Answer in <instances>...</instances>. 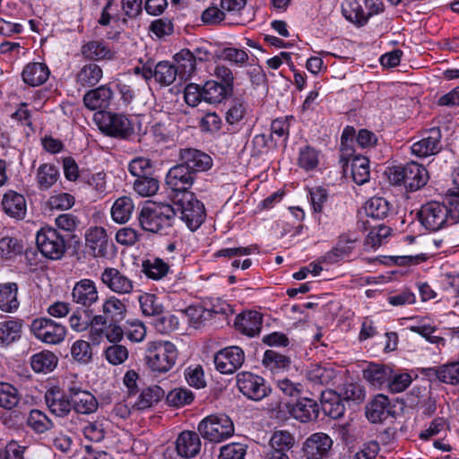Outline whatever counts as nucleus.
Here are the masks:
<instances>
[{"label":"nucleus","mask_w":459,"mask_h":459,"mask_svg":"<svg viewBox=\"0 0 459 459\" xmlns=\"http://www.w3.org/2000/svg\"><path fill=\"white\" fill-rule=\"evenodd\" d=\"M246 454V445L230 443L221 446L218 459H245Z\"/></svg>","instance_id":"64"},{"label":"nucleus","mask_w":459,"mask_h":459,"mask_svg":"<svg viewBox=\"0 0 459 459\" xmlns=\"http://www.w3.org/2000/svg\"><path fill=\"white\" fill-rule=\"evenodd\" d=\"M446 205L438 202H429L422 205L419 212L420 223L429 230H440L445 225H452Z\"/></svg>","instance_id":"10"},{"label":"nucleus","mask_w":459,"mask_h":459,"mask_svg":"<svg viewBox=\"0 0 459 459\" xmlns=\"http://www.w3.org/2000/svg\"><path fill=\"white\" fill-rule=\"evenodd\" d=\"M139 303L142 312L144 316H153V318L163 312V306L158 302L157 298L149 293H143L139 296Z\"/></svg>","instance_id":"57"},{"label":"nucleus","mask_w":459,"mask_h":459,"mask_svg":"<svg viewBox=\"0 0 459 459\" xmlns=\"http://www.w3.org/2000/svg\"><path fill=\"white\" fill-rule=\"evenodd\" d=\"M351 175L354 182L363 185L370 178L369 160L365 156H354L351 160Z\"/></svg>","instance_id":"46"},{"label":"nucleus","mask_w":459,"mask_h":459,"mask_svg":"<svg viewBox=\"0 0 459 459\" xmlns=\"http://www.w3.org/2000/svg\"><path fill=\"white\" fill-rule=\"evenodd\" d=\"M81 54L84 59L95 62L109 61L115 58V51L102 40L85 42L81 47Z\"/></svg>","instance_id":"23"},{"label":"nucleus","mask_w":459,"mask_h":459,"mask_svg":"<svg viewBox=\"0 0 459 459\" xmlns=\"http://www.w3.org/2000/svg\"><path fill=\"white\" fill-rule=\"evenodd\" d=\"M163 396L164 391L162 388L158 385L149 386L141 392L134 402L133 408H135L138 411L149 409L158 403Z\"/></svg>","instance_id":"36"},{"label":"nucleus","mask_w":459,"mask_h":459,"mask_svg":"<svg viewBox=\"0 0 459 459\" xmlns=\"http://www.w3.org/2000/svg\"><path fill=\"white\" fill-rule=\"evenodd\" d=\"M389 180L394 185H403L408 191L414 192L423 187L429 180L425 167L411 161L390 169Z\"/></svg>","instance_id":"3"},{"label":"nucleus","mask_w":459,"mask_h":459,"mask_svg":"<svg viewBox=\"0 0 459 459\" xmlns=\"http://www.w3.org/2000/svg\"><path fill=\"white\" fill-rule=\"evenodd\" d=\"M198 431L204 439L220 443L234 434V425L229 416L212 414L200 421Z\"/></svg>","instance_id":"5"},{"label":"nucleus","mask_w":459,"mask_h":459,"mask_svg":"<svg viewBox=\"0 0 459 459\" xmlns=\"http://www.w3.org/2000/svg\"><path fill=\"white\" fill-rule=\"evenodd\" d=\"M48 65L40 62L29 63L22 71L23 82L32 87L43 84L49 77Z\"/></svg>","instance_id":"31"},{"label":"nucleus","mask_w":459,"mask_h":459,"mask_svg":"<svg viewBox=\"0 0 459 459\" xmlns=\"http://www.w3.org/2000/svg\"><path fill=\"white\" fill-rule=\"evenodd\" d=\"M173 208L176 210V216L178 214L180 220L192 231L196 230L204 221V205L194 193L177 195Z\"/></svg>","instance_id":"2"},{"label":"nucleus","mask_w":459,"mask_h":459,"mask_svg":"<svg viewBox=\"0 0 459 459\" xmlns=\"http://www.w3.org/2000/svg\"><path fill=\"white\" fill-rule=\"evenodd\" d=\"M195 179L194 172L188 170L184 165L178 162L169 169L166 175L165 182L173 192L182 195L190 193L188 189L193 186Z\"/></svg>","instance_id":"12"},{"label":"nucleus","mask_w":459,"mask_h":459,"mask_svg":"<svg viewBox=\"0 0 459 459\" xmlns=\"http://www.w3.org/2000/svg\"><path fill=\"white\" fill-rule=\"evenodd\" d=\"M262 322V315L259 312L246 311L236 316L234 326L241 333L253 337L260 333Z\"/></svg>","instance_id":"24"},{"label":"nucleus","mask_w":459,"mask_h":459,"mask_svg":"<svg viewBox=\"0 0 459 459\" xmlns=\"http://www.w3.org/2000/svg\"><path fill=\"white\" fill-rule=\"evenodd\" d=\"M176 210L165 203H152L143 206L138 215L142 229L145 231L166 234L173 225Z\"/></svg>","instance_id":"1"},{"label":"nucleus","mask_w":459,"mask_h":459,"mask_svg":"<svg viewBox=\"0 0 459 459\" xmlns=\"http://www.w3.org/2000/svg\"><path fill=\"white\" fill-rule=\"evenodd\" d=\"M114 97V92L108 84L100 85L89 90L83 96L84 106L91 111L107 109Z\"/></svg>","instance_id":"20"},{"label":"nucleus","mask_w":459,"mask_h":459,"mask_svg":"<svg viewBox=\"0 0 459 459\" xmlns=\"http://www.w3.org/2000/svg\"><path fill=\"white\" fill-rule=\"evenodd\" d=\"M30 331L38 340L48 344H58L66 335V329L63 325L47 317L34 319Z\"/></svg>","instance_id":"9"},{"label":"nucleus","mask_w":459,"mask_h":459,"mask_svg":"<svg viewBox=\"0 0 459 459\" xmlns=\"http://www.w3.org/2000/svg\"><path fill=\"white\" fill-rule=\"evenodd\" d=\"M17 294L18 286L16 283L0 284V309L8 313L16 311L20 305Z\"/></svg>","instance_id":"35"},{"label":"nucleus","mask_w":459,"mask_h":459,"mask_svg":"<svg viewBox=\"0 0 459 459\" xmlns=\"http://www.w3.org/2000/svg\"><path fill=\"white\" fill-rule=\"evenodd\" d=\"M332 446V438L325 433L317 432L306 439L303 451L307 458L324 459L330 454Z\"/></svg>","instance_id":"18"},{"label":"nucleus","mask_w":459,"mask_h":459,"mask_svg":"<svg viewBox=\"0 0 459 459\" xmlns=\"http://www.w3.org/2000/svg\"><path fill=\"white\" fill-rule=\"evenodd\" d=\"M175 59L178 64L176 67L178 69V74L181 77L187 79L195 72L196 63L193 59V55L189 49H182L176 54Z\"/></svg>","instance_id":"51"},{"label":"nucleus","mask_w":459,"mask_h":459,"mask_svg":"<svg viewBox=\"0 0 459 459\" xmlns=\"http://www.w3.org/2000/svg\"><path fill=\"white\" fill-rule=\"evenodd\" d=\"M364 210L368 217L375 220H383L389 215L391 204L385 198L375 196L366 202Z\"/></svg>","instance_id":"38"},{"label":"nucleus","mask_w":459,"mask_h":459,"mask_svg":"<svg viewBox=\"0 0 459 459\" xmlns=\"http://www.w3.org/2000/svg\"><path fill=\"white\" fill-rule=\"evenodd\" d=\"M86 247L94 257H104L107 255L108 235L102 227H93L85 235Z\"/></svg>","instance_id":"26"},{"label":"nucleus","mask_w":459,"mask_h":459,"mask_svg":"<svg viewBox=\"0 0 459 459\" xmlns=\"http://www.w3.org/2000/svg\"><path fill=\"white\" fill-rule=\"evenodd\" d=\"M178 74V69L169 61H160L154 66L155 82L162 87L172 84Z\"/></svg>","instance_id":"39"},{"label":"nucleus","mask_w":459,"mask_h":459,"mask_svg":"<svg viewBox=\"0 0 459 459\" xmlns=\"http://www.w3.org/2000/svg\"><path fill=\"white\" fill-rule=\"evenodd\" d=\"M264 367L273 373L286 370L290 366V359L273 350H267L262 359Z\"/></svg>","instance_id":"40"},{"label":"nucleus","mask_w":459,"mask_h":459,"mask_svg":"<svg viewBox=\"0 0 459 459\" xmlns=\"http://www.w3.org/2000/svg\"><path fill=\"white\" fill-rule=\"evenodd\" d=\"M102 313L106 314L110 322H121L126 317V304L115 296L106 299L102 304Z\"/></svg>","instance_id":"41"},{"label":"nucleus","mask_w":459,"mask_h":459,"mask_svg":"<svg viewBox=\"0 0 459 459\" xmlns=\"http://www.w3.org/2000/svg\"><path fill=\"white\" fill-rule=\"evenodd\" d=\"M178 160L195 176L198 172L210 169L212 166V159L207 153L194 148H183L179 150Z\"/></svg>","instance_id":"13"},{"label":"nucleus","mask_w":459,"mask_h":459,"mask_svg":"<svg viewBox=\"0 0 459 459\" xmlns=\"http://www.w3.org/2000/svg\"><path fill=\"white\" fill-rule=\"evenodd\" d=\"M442 134L438 127H432L426 132L422 138L411 146V153L426 158L436 155L442 150Z\"/></svg>","instance_id":"14"},{"label":"nucleus","mask_w":459,"mask_h":459,"mask_svg":"<svg viewBox=\"0 0 459 459\" xmlns=\"http://www.w3.org/2000/svg\"><path fill=\"white\" fill-rule=\"evenodd\" d=\"M159 187L158 179L152 175L137 178L134 183V191L141 196H152L158 192Z\"/></svg>","instance_id":"55"},{"label":"nucleus","mask_w":459,"mask_h":459,"mask_svg":"<svg viewBox=\"0 0 459 459\" xmlns=\"http://www.w3.org/2000/svg\"><path fill=\"white\" fill-rule=\"evenodd\" d=\"M152 325L157 332L166 334L177 330L179 323L175 315L162 312L153 318Z\"/></svg>","instance_id":"54"},{"label":"nucleus","mask_w":459,"mask_h":459,"mask_svg":"<svg viewBox=\"0 0 459 459\" xmlns=\"http://www.w3.org/2000/svg\"><path fill=\"white\" fill-rule=\"evenodd\" d=\"M392 377V368L385 365L370 364L363 370V377L373 386L382 387L387 385Z\"/></svg>","instance_id":"34"},{"label":"nucleus","mask_w":459,"mask_h":459,"mask_svg":"<svg viewBox=\"0 0 459 459\" xmlns=\"http://www.w3.org/2000/svg\"><path fill=\"white\" fill-rule=\"evenodd\" d=\"M195 395L192 391L178 387L174 388L167 394V403L170 406L182 407L190 404L194 401Z\"/></svg>","instance_id":"56"},{"label":"nucleus","mask_w":459,"mask_h":459,"mask_svg":"<svg viewBox=\"0 0 459 459\" xmlns=\"http://www.w3.org/2000/svg\"><path fill=\"white\" fill-rule=\"evenodd\" d=\"M143 272L152 280L159 281L169 272V266L160 258L148 259L143 262Z\"/></svg>","instance_id":"49"},{"label":"nucleus","mask_w":459,"mask_h":459,"mask_svg":"<svg viewBox=\"0 0 459 459\" xmlns=\"http://www.w3.org/2000/svg\"><path fill=\"white\" fill-rule=\"evenodd\" d=\"M435 371L437 377L446 384L459 385V361L442 365L436 368H431Z\"/></svg>","instance_id":"53"},{"label":"nucleus","mask_w":459,"mask_h":459,"mask_svg":"<svg viewBox=\"0 0 459 459\" xmlns=\"http://www.w3.org/2000/svg\"><path fill=\"white\" fill-rule=\"evenodd\" d=\"M46 404L52 414L56 417H66L72 411V403L68 392L59 388L48 389L45 394Z\"/></svg>","instance_id":"21"},{"label":"nucleus","mask_w":459,"mask_h":459,"mask_svg":"<svg viewBox=\"0 0 459 459\" xmlns=\"http://www.w3.org/2000/svg\"><path fill=\"white\" fill-rule=\"evenodd\" d=\"M2 208L8 216L22 220L27 212L25 197L14 191H9L3 196Z\"/></svg>","instance_id":"27"},{"label":"nucleus","mask_w":459,"mask_h":459,"mask_svg":"<svg viewBox=\"0 0 459 459\" xmlns=\"http://www.w3.org/2000/svg\"><path fill=\"white\" fill-rule=\"evenodd\" d=\"M72 403V410L80 414H91L99 408L97 398L81 386L72 385L67 388Z\"/></svg>","instance_id":"15"},{"label":"nucleus","mask_w":459,"mask_h":459,"mask_svg":"<svg viewBox=\"0 0 459 459\" xmlns=\"http://www.w3.org/2000/svg\"><path fill=\"white\" fill-rule=\"evenodd\" d=\"M335 371L332 368L321 365H312L307 371V378L314 385H328L335 377Z\"/></svg>","instance_id":"48"},{"label":"nucleus","mask_w":459,"mask_h":459,"mask_svg":"<svg viewBox=\"0 0 459 459\" xmlns=\"http://www.w3.org/2000/svg\"><path fill=\"white\" fill-rule=\"evenodd\" d=\"M71 355L74 360L86 364L91 360V347L88 342L78 340L71 347Z\"/></svg>","instance_id":"59"},{"label":"nucleus","mask_w":459,"mask_h":459,"mask_svg":"<svg viewBox=\"0 0 459 459\" xmlns=\"http://www.w3.org/2000/svg\"><path fill=\"white\" fill-rule=\"evenodd\" d=\"M128 169L137 178L152 175V166L149 159L137 157L130 161Z\"/></svg>","instance_id":"63"},{"label":"nucleus","mask_w":459,"mask_h":459,"mask_svg":"<svg viewBox=\"0 0 459 459\" xmlns=\"http://www.w3.org/2000/svg\"><path fill=\"white\" fill-rule=\"evenodd\" d=\"M103 77L102 68L96 63L83 65L74 76L75 84L82 88L95 87Z\"/></svg>","instance_id":"28"},{"label":"nucleus","mask_w":459,"mask_h":459,"mask_svg":"<svg viewBox=\"0 0 459 459\" xmlns=\"http://www.w3.org/2000/svg\"><path fill=\"white\" fill-rule=\"evenodd\" d=\"M178 350L170 342H152L148 343L145 360L148 368L158 373L169 371L176 363Z\"/></svg>","instance_id":"4"},{"label":"nucleus","mask_w":459,"mask_h":459,"mask_svg":"<svg viewBox=\"0 0 459 459\" xmlns=\"http://www.w3.org/2000/svg\"><path fill=\"white\" fill-rule=\"evenodd\" d=\"M60 173L56 166L50 163L39 165L36 171V183L39 190L45 191L51 188L59 179Z\"/></svg>","instance_id":"32"},{"label":"nucleus","mask_w":459,"mask_h":459,"mask_svg":"<svg viewBox=\"0 0 459 459\" xmlns=\"http://www.w3.org/2000/svg\"><path fill=\"white\" fill-rule=\"evenodd\" d=\"M320 401L325 415L333 419H338L343 415L345 408L338 393L331 389L322 391Z\"/></svg>","instance_id":"30"},{"label":"nucleus","mask_w":459,"mask_h":459,"mask_svg":"<svg viewBox=\"0 0 459 459\" xmlns=\"http://www.w3.org/2000/svg\"><path fill=\"white\" fill-rule=\"evenodd\" d=\"M186 313L189 317L192 326L195 328L200 327L212 318L206 306L188 307Z\"/></svg>","instance_id":"61"},{"label":"nucleus","mask_w":459,"mask_h":459,"mask_svg":"<svg viewBox=\"0 0 459 459\" xmlns=\"http://www.w3.org/2000/svg\"><path fill=\"white\" fill-rule=\"evenodd\" d=\"M355 243V238H351L347 236H342L336 246L323 256V260L329 264H334L348 257L354 250Z\"/></svg>","instance_id":"33"},{"label":"nucleus","mask_w":459,"mask_h":459,"mask_svg":"<svg viewBox=\"0 0 459 459\" xmlns=\"http://www.w3.org/2000/svg\"><path fill=\"white\" fill-rule=\"evenodd\" d=\"M230 92L227 86L213 80L208 81L203 85L204 101L209 104L221 103Z\"/></svg>","instance_id":"37"},{"label":"nucleus","mask_w":459,"mask_h":459,"mask_svg":"<svg viewBox=\"0 0 459 459\" xmlns=\"http://www.w3.org/2000/svg\"><path fill=\"white\" fill-rule=\"evenodd\" d=\"M71 296L74 303L84 308H90L100 299L97 285L91 279H82L77 281L72 290Z\"/></svg>","instance_id":"17"},{"label":"nucleus","mask_w":459,"mask_h":459,"mask_svg":"<svg viewBox=\"0 0 459 459\" xmlns=\"http://www.w3.org/2000/svg\"><path fill=\"white\" fill-rule=\"evenodd\" d=\"M22 324L19 321L9 320L0 322V344L9 345L21 337Z\"/></svg>","instance_id":"50"},{"label":"nucleus","mask_w":459,"mask_h":459,"mask_svg":"<svg viewBox=\"0 0 459 459\" xmlns=\"http://www.w3.org/2000/svg\"><path fill=\"white\" fill-rule=\"evenodd\" d=\"M185 378L187 384L196 389L206 386V380L203 367L200 365L189 366L185 369Z\"/></svg>","instance_id":"58"},{"label":"nucleus","mask_w":459,"mask_h":459,"mask_svg":"<svg viewBox=\"0 0 459 459\" xmlns=\"http://www.w3.org/2000/svg\"><path fill=\"white\" fill-rule=\"evenodd\" d=\"M213 361L221 374H232L242 367L245 353L238 346L226 347L215 354Z\"/></svg>","instance_id":"11"},{"label":"nucleus","mask_w":459,"mask_h":459,"mask_svg":"<svg viewBox=\"0 0 459 459\" xmlns=\"http://www.w3.org/2000/svg\"><path fill=\"white\" fill-rule=\"evenodd\" d=\"M107 427V420L104 418L99 417L95 420L87 421L82 427V432L83 437L89 441L99 443L104 439Z\"/></svg>","instance_id":"42"},{"label":"nucleus","mask_w":459,"mask_h":459,"mask_svg":"<svg viewBox=\"0 0 459 459\" xmlns=\"http://www.w3.org/2000/svg\"><path fill=\"white\" fill-rule=\"evenodd\" d=\"M134 207L130 197L122 196L117 199L111 208L112 219L117 223H126L131 218Z\"/></svg>","instance_id":"45"},{"label":"nucleus","mask_w":459,"mask_h":459,"mask_svg":"<svg viewBox=\"0 0 459 459\" xmlns=\"http://www.w3.org/2000/svg\"><path fill=\"white\" fill-rule=\"evenodd\" d=\"M411 376L409 373H395L392 369V377L388 379L387 387L392 393H401L411 385Z\"/></svg>","instance_id":"60"},{"label":"nucleus","mask_w":459,"mask_h":459,"mask_svg":"<svg viewBox=\"0 0 459 459\" xmlns=\"http://www.w3.org/2000/svg\"><path fill=\"white\" fill-rule=\"evenodd\" d=\"M22 395L19 390L6 382H0V407L4 410H13L20 403Z\"/></svg>","instance_id":"44"},{"label":"nucleus","mask_w":459,"mask_h":459,"mask_svg":"<svg viewBox=\"0 0 459 459\" xmlns=\"http://www.w3.org/2000/svg\"><path fill=\"white\" fill-rule=\"evenodd\" d=\"M381 5L379 0H344L342 13L346 20L362 27L372 16L382 11Z\"/></svg>","instance_id":"6"},{"label":"nucleus","mask_w":459,"mask_h":459,"mask_svg":"<svg viewBox=\"0 0 459 459\" xmlns=\"http://www.w3.org/2000/svg\"><path fill=\"white\" fill-rule=\"evenodd\" d=\"M176 449L178 455L182 457H195L201 449L199 435L189 430L181 432L176 440Z\"/></svg>","instance_id":"25"},{"label":"nucleus","mask_w":459,"mask_h":459,"mask_svg":"<svg viewBox=\"0 0 459 459\" xmlns=\"http://www.w3.org/2000/svg\"><path fill=\"white\" fill-rule=\"evenodd\" d=\"M270 447L287 453L295 445V437L288 430H275L269 442Z\"/></svg>","instance_id":"52"},{"label":"nucleus","mask_w":459,"mask_h":459,"mask_svg":"<svg viewBox=\"0 0 459 459\" xmlns=\"http://www.w3.org/2000/svg\"><path fill=\"white\" fill-rule=\"evenodd\" d=\"M290 415L300 422L316 420L319 415L318 403L310 398H300L289 408Z\"/></svg>","instance_id":"22"},{"label":"nucleus","mask_w":459,"mask_h":459,"mask_svg":"<svg viewBox=\"0 0 459 459\" xmlns=\"http://www.w3.org/2000/svg\"><path fill=\"white\" fill-rule=\"evenodd\" d=\"M102 120L101 129L108 135L125 139L133 133L132 124L125 115L106 112Z\"/></svg>","instance_id":"16"},{"label":"nucleus","mask_w":459,"mask_h":459,"mask_svg":"<svg viewBox=\"0 0 459 459\" xmlns=\"http://www.w3.org/2000/svg\"><path fill=\"white\" fill-rule=\"evenodd\" d=\"M392 229L385 225L374 227L367 236V245L377 248L390 236Z\"/></svg>","instance_id":"62"},{"label":"nucleus","mask_w":459,"mask_h":459,"mask_svg":"<svg viewBox=\"0 0 459 459\" xmlns=\"http://www.w3.org/2000/svg\"><path fill=\"white\" fill-rule=\"evenodd\" d=\"M36 243L40 253L52 260L60 259L65 252L64 237L54 228H42L36 235Z\"/></svg>","instance_id":"7"},{"label":"nucleus","mask_w":459,"mask_h":459,"mask_svg":"<svg viewBox=\"0 0 459 459\" xmlns=\"http://www.w3.org/2000/svg\"><path fill=\"white\" fill-rule=\"evenodd\" d=\"M236 382L239 392L253 401H261L271 392L270 386L262 377L249 371L239 372Z\"/></svg>","instance_id":"8"},{"label":"nucleus","mask_w":459,"mask_h":459,"mask_svg":"<svg viewBox=\"0 0 459 459\" xmlns=\"http://www.w3.org/2000/svg\"><path fill=\"white\" fill-rule=\"evenodd\" d=\"M57 364V357L51 351H41L34 354L30 359V366L37 373L52 371Z\"/></svg>","instance_id":"43"},{"label":"nucleus","mask_w":459,"mask_h":459,"mask_svg":"<svg viewBox=\"0 0 459 459\" xmlns=\"http://www.w3.org/2000/svg\"><path fill=\"white\" fill-rule=\"evenodd\" d=\"M27 425L38 434L45 433L54 428L52 420L45 412L37 409L30 411Z\"/></svg>","instance_id":"47"},{"label":"nucleus","mask_w":459,"mask_h":459,"mask_svg":"<svg viewBox=\"0 0 459 459\" xmlns=\"http://www.w3.org/2000/svg\"><path fill=\"white\" fill-rule=\"evenodd\" d=\"M100 279L108 289L117 294H129L134 290V281L117 268H106Z\"/></svg>","instance_id":"19"},{"label":"nucleus","mask_w":459,"mask_h":459,"mask_svg":"<svg viewBox=\"0 0 459 459\" xmlns=\"http://www.w3.org/2000/svg\"><path fill=\"white\" fill-rule=\"evenodd\" d=\"M392 411L389 399L385 394H377L367 406L366 415L368 420L377 423L385 420Z\"/></svg>","instance_id":"29"}]
</instances>
